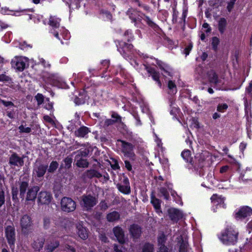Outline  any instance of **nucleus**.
I'll list each match as a JSON object with an SVG mask.
<instances>
[{
	"label": "nucleus",
	"mask_w": 252,
	"mask_h": 252,
	"mask_svg": "<svg viewBox=\"0 0 252 252\" xmlns=\"http://www.w3.org/2000/svg\"><path fill=\"white\" fill-rule=\"evenodd\" d=\"M60 245V242L57 240L50 241L49 243L45 246V250L48 252H53Z\"/></svg>",
	"instance_id": "32"
},
{
	"label": "nucleus",
	"mask_w": 252,
	"mask_h": 252,
	"mask_svg": "<svg viewBox=\"0 0 252 252\" xmlns=\"http://www.w3.org/2000/svg\"><path fill=\"white\" fill-rule=\"evenodd\" d=\"M124 162L125 164V167L126 168V169L129 171H131L132 170V168L130 162L127 160H125Z\"/></svg>",
	"instance_id": "61"
},
{
	"label": "nucleus",
	"mask_w": 252,
	"mask_h": 252,
	"mask_svg": "<svg viewBox=\"0 0 252 252\" xmlns=\"http://www.w3.org/2000/svg\"><path fill=\"white\" fill-rule=\"evenodd\" d=\"M52 199L51 194L47 191H41L38 195V202L42 204H49Z\"/></svg>",
	"instance_id": "17"
},
{
	"label": "nucleus",
	"mask_w": 252,
	"mask_h": 252,
	"mask_svg": "<svg viewBox=\"0 0 252 252\" xmlns=\"http://www.w3.org/2000/svg\"><path fill=\"white\" fill-rule=\"evenodd\" d=\"M20 224L22 232L24 233H26L27 230L32 224L31 218L27 215H24L21 219Z\"/></svg>",
	"instance_id": "16"
},
{
	"label": "nucleus",
	"mask_w": 252,
	"mask_h": 252,
	"mask_svg": "<svg viewBox=\"0 0 252 252\" xmlns=\"http://www.w3.org/2000/svg\"><path fill=\"white\" fill-rule=\"evenodd\" d=\"M118 141L122 143L121 151L124 154V157L128 158L132 161H134L136 158V155L134 152L135 146L130 143L123 140L119 139Z\"/></svg>",
	"instance_id": "4"
},
{
	"label": "nucleus",
	"mask_w": 252,
	"mask_h": 252,
	"mask_svg": "<svg viewBox=\"0 0 252 252\" xmlns=\"http://www.w3.org/2000/svg\"><path fill=\"white\" fill-rule=\"evenodd\" d=\"M60 19L55 16H50L49 20V25L53 28H58L60 25Z\"/></svg>",
	"instance_id": "35"
},
{
	"label": "nucleus",
	"mask_w": 252,
	"mask_h": 252,
	"mask_svg": "<svg viewBox=\"0 0 252 252\" xmlns=\"http://www.w3.org/2000/svg\"><path fill=\"white\" fill-rule=\"evenodd\" d=\"M192 47V45L191 44H189L187 47H186L184 49V54L186 56L189 55L190 51L191 50Z\"/></svg>",
	"instance_id": "62"
},
{
	"label": "nucleus",
	"mask_w": 252,
	"mask_h": 252,
	"mask_svg": "<svg viewBox=\"0 0 252 252\" xmlns=\"http://www.w3.org/2000/svg\"><path fill=\"white\" fill-rule=\"evenodd\" d=\"M116 43L118 50L124 58H126L132 54L133 48L132 44L119 40L116 41Z\"/></svg>",
	"instance_id": "8"
},
{
	"label": "nucleus",
	"mask_w": 252,
	"mask_h": 252,
	"mask_svg": "<svg viewBox=\"0 0 252 252\" xmlns=\"http://www.w3.org/2000/svg\"><path fill=\"white\" fill-rule=\"evenodd\" d=\"M100 208L102 210H106L108 209V206L107 205V203L105 202V200L101 201L99 205Z\"/></svg>",
	"instance_id": "55"
},
{
	"label": "nucleus",
	"mask_w": 252,
	"mask_h": 252,
	"mask_svg": "<svg viewBox=\"0 0 252 252\" xmlns=\"http://www.w3.org/2000/svg\"><path fill=\"white\" fill-rule=\"evenodd\" d=\"M48 165L36 159L34 164L32 173L38 179L43 178L47 170Z\"/></svg>",
	"instance_id": "6"
},
{
	"label": "nucleus",
	"mask_w": 252,
	"mask_h": 252,
	"mask_svg": "<svg viewBox=\"0 0 252 252\" xmlns=\"http://www.w3.org/2000/svg\"><path fill=\"white\" fill-rule=\"evenodd\" d=\"M166 237L164 234L160 235L158 238V245L159 247L165 246L164 244L166 241Z\"/></svg>",
	"instance_id": "50"
},
{
	"label": "nucleus",
	"mask_w": 252,
	"mask_h": 252,
	"mask_svg": "<svg viewBox=\"0 0 252 252\" xmlns=\"http://www.w3.org/2000/svg\"><path fill=\"white\" fill-rule=\"evenodd\" d=\"M35 99L37 102L38 105L43 104L44 102V96L41 94H37L35 96Z\"/></svg>",
	"instance_id": "49"
},
{
	"label": "nucleus",
	"mask_w": 252,
	"mask_h": 252,
	"mask_svg": "<svg viewBox=\"0 0 252 252\" xmlns=\"http://www.w3.org/2000/svg\"><path fill=\"white\" fill-rule=\"evenodd\" d=\"M143 14L140 11L132 8L129 9L126 12V15L134 23V25L139 28H141L140 24L141 23L142 19H143Z\"/></svg>",
	"instance_id": "10"
},
{
	"label": "nucleus",
	"mask_w": 252,
	"mask_h": 252,
	"mask_svg": "<svg viewBox=\"0 0 252 252\" xmlns=\"http://www.w3.org/2000/svg\"><path fill=\"white\" fill-rule=\"evenodd\" d=\"M5 202L4 192L1 188H0V207L2 206Z\"/></svg>",
	"instance_id": "51"
},
{
	"label": "nucleus",
	"mask_w": 252,
	"mask_h": 252,
	"mask_svg": "<svg viewBox=\"0 0 252 252\" xmlns=\"http://www.w3.org/2000/svg\"><path fill=\"white\" fill-rule=\"evenodd\" d=\"M63 161L64 163V165H63L62 163L61 165V168H65L66 169H69L71 167V164L72 162V158L71 157L67 156L63 160Z\"/></svg>",
	"instance_id": "38"
},
{
	"label": "nucleus",
	"mask_w": 252,
	"mask_h": 252,
	"mask_svg": "<svg viewBox=\"0 0 252 252\" xmlns=\"http://www.w3.org/2000/svg\"><path fill=\"white\" fill-rule=\"evenodd\" d=\"M168 94H175L177 92L176 86L172 81H169L168 83Z\"/></svg>",
	"instance_id": "40"
},
{
	"label": "nucleus",
	"mask_w": 252,
	"mask_h": 252,
	"mask_svg": "<svg viewBox=\"0 0 252 252\" xmlns=\"http://www.w3.org/2000/svg\"><path fill=\"white\" fill-rule=\"evenodd\" d=\"M143 16H144V19H143L147 23V24L151 28L153 29H156L158 28V26L148 16H146L145 14H143Z\"/></svg>",
	"instance_id": "42"
},
{
	"label": "nucleus",
	"mask_w": 252,
	"mask_h": 252,
	"mask_svg": "<svg viewBox=\"0 0 252 252\" xmlns=\"http://www.w3.org/2000/svg\"><path fill=\"white\" fill-rule=\"evenodd\" d=\"M147 71L150 74L153 79L158 84V86L161 88L162 83L159 79L160 73L158 71H157L155 68L152 67H146Z\"/></svg>",
	"instance_id": "18"
},
{
	"label": "nucleus",
	"mask_w": 252,
	"mask_h": 252,
	"mask_svg": "<svg viewBox=\"0 0 252 252\" xmlns=\"http://www.w3.org/2000/svg\"><path fill=\"white\" fill-rule=\"evenodd\" d=\"M220 43V39L216 36L213 37L212 38L211 45L212 49L217 51L218 50V46Z\"/></svg>",
	"instance_id": "43"
},
{
	"label": "nucleus",
	"mask_w": 252,
	"mask_h": 252,
	"mask_svg": "<svg viewBox=\"0 0 252 252\" xmlns=\"http://www.w3.org/2000/svg\"><path fill=\"white\" fill-rule=\"evenodd\" d=\"M19 189L17 187H12V199L15 202L18 201V194L19 190L20 191L19 196L23 200L25 198V193L29 188V182L27 181L18 182Z\"/></svg>",
	"instance_id": "3"
},
{
	"label": "nucleus",
	"mask_w": 252,
	"mask_h": 252,
	"mask_svg": "<svg viewBox=\"0 0 252 252\" xmlns=\"http://www.w3.org/2000/svg\"><path fill=\"white\" fill-rule=\"evenodd\" d=\"M39 190V188L38 186H34L28 189L26 200L27 201H33L36 197L37 193Z\"/></svg>",
	"instance_id": "24"
},
{
	"label": "nucleus",
	"mask_w": 252,
	"mask_h": 252,
	"mask_svg": "<svg viewBox=\"0 0 252 252\" xmlns=\"http://www.w3.org/2000/svg\"><path fill=\"white\" fill-rule=\"evenodd\" d=\"M74 102L76 105H79L84 104L85 101L83 95L79 94L78 97H76L74 98Z\"/></svg>",
	"instance_id": "47"
},
{
	"label": "nucleus",
	"mask_w": 252,
	"mask_h": 252,
	"mask_svg": "<svg viewBox=\"0 0 252 252\" xmlns=\"http://www.w3.org/2000/svg\"><path fill=\"white\" fill-rule=\"evenodd\" d=\"M167 212L169 218L174 223L177 222L183 216V213L180 210L174 208L169 209Z\"/></svg>",
	"instance_id": "15"
},
{
	"label": "nucleus",
	"mask_w": 252,
	"mask_h": 252,
	"mask_svg": "<svg viewBox=\"0 0 252 252\" xmlns=\"http://www.w3.org/2000/svg\"><path fill=\"white\" fill-rule=\"evenodd\" d=\"M238 232L231 226H227L221 233L220 239L226 245H234L238 240Z\"/></svg>",
	"instance_id": "1"
},
{
	"label": "nucleus",
	"mask_w": 252,
	"mask_h": 252,
	"mask_svg": "<svg viewBox=\"0 0 252 252\" xmlns=\"http://www.w3.org/2000/svg\"><path fill=\"white\" fill-rule=\"evenodd\" d=\"M209 81L211 83L213 84L215 86L222 84L221 80L219 79L217 73L213 70L209 71L207 73Z\"/></svg>",
	"instance_id": "23"
},
{
	"label": "nucleus",
	"mask_w": 252,
	"mask_h": 252,
	"mask_svg": "<svg viewBox=\"0 0 252 252\" xmlns=\"http://www.w3.org/2000/svg\"><path fill=\"white\" fill-rule=\"evenodd\" d=\"M156 63L161 70L166 73L168 75H171L172 69L168 64L159 60H158Z\"/></svg>",
	"instance_id": "31"
},
{
	"label": "nucleus",
	"mask_w": 252,
	"mask_h": 252,
	"mask_svg": "<svg viewBox=\"0 0 252 252\" xmlns=\"http://www.w3.org/2000/svg\"><path fill=\"white\" fill-rule=\"evenodd\" d=\"M151 198V202L156 209L157 212H161V211L160 210V200L157 198L154 195L153 193H152Z\"/></svg>",
	"instance_id": "33"
},
{
	"label": "nucleus",
	"mask_w": 252,
	"mask_h": 252,
	"mask_svg": "<svg viewBox=\"0 0 252 252\" xmlns=\"http://www.w3.org/2000/svg\"><path fill=\"white\" fill-rule=\"evenodd\" d=\"M11 66L18 71H23L28 66V59L23 57H15L11 62Z\"/></svg>",
	"instance_id": "7"
},
{
	"label": "nucleus",
	"mask_w": 252,
	"mask_h": 252,
	"mask_svg": "<svg viewBox=\"0 0 252 252\" xmlns=\"http://www.w3.org/2000/svg\"><path fill=\"white\" fill-rule=\"evenodd\" d=\"M113 232L120 243H125V234L123 229L119 226H117L113 228Z\"/></svg>",
	"instance_id": "19"
},
{
	"label": "nucleus",
	"mask_w": 252,
	"mask_h": 252,
	"mask_svg": "<svg viewBox=\"0 0 252 252\" xmlns=\"http://www.w3.org/2000/svg\"><path fill=\"white\" fill-rule=\"evenodd\" d=\"M159 190L161 195L163 196L165 199L168 200L169 199V194L166 188L161 187L159 189Z\"/></svg>",
	"instance_id": "45"
},
{
	"label": "nucleus",
	"mask_w": 252,
	"mask_h": 252,
	"mask_svg": "<svg viewBox=\"0 0 252 252\" xmlns=\"http://www.w3.org/2000/svg\"><path fill=\"white\" fill-rule=\"evenodd\" d=\"M251 215H252V209L248 206H245L239 210L236 214L235 217L237 219H242L251 216Z\"/></svg>",
	"instance_id": "20"
},
{
	"label": "nucleus",
	"mask_w": 252,
	"mask_h": 252,
	"mask_svg": "<svg viewBox=\"0 0 252 252\" xmlns=\"http://www.w3.org/2000/svg\"><path fill=\"white\" fill-rule=\"evenodd\" d=\"M101 177H102V174L94 169L87 170L82 174V178L84 179H86V178L92 179L94 177L99 179Z\"/></svg>",
	"instance_id": "21"
},
{
	"label": "nucleus",
	"mask_w": 252,
	"mask_h": 252,
	"mask_svg": "<svg viewBox=\"0 0 252 252\" xmlns=\"http://www.w3.org/2000/svg\"><path fill=\"white\" fill-rule=\"evenodd\" d=\"M211 199L212 202L215 205H222V207H224V198H222L221 196H219L217 194H213Z\"/></svg>",
	"instance_id": "34"
},
{
	"label": "nucleus",
	"mask_w": 252,
	"mask_h": 252,
	"mask_svg": "<svg viewBox=\"0 0 252 252\" xmlns=\"http://www.w3.org/2000/svg\"><path fill=\"white\" fill-rule=\"evenodd\" d=\"M113 119H106L103 125L104 127H107L109 126L113 125L115 123H121V117L117 113L114 112L112 114Z\"/></svg>",
	"instance_id": "22"
},
{
	"label": "nucleus",
	"mask_w": 252,
	"mask_h": 252,
	"mask_svg": "<svg viewBox=\"0 0 252 252\" xmlns=\"http://www.w3.org/2000/svg\"><path fill=\"white\" fill-rule=\"evenodd\" d=\"M5 234L9 245L13 249L16 241L15 229L13 225H7L5 227Z\"/></svg>",
	"instance_id": "11"
},
{
	"label": "nucleus",
	"mask_w": 252,
	"mask_h": 252,
	"mask_svg": "<svg viewBox=\"0 0 252 252\" xmlns=\"http://www.w3.org/2000/svg\"><path fill=\"white\" fill-rule=\"evenodd\" d=\"M0 104H3L5 107H11L14 105L11 101H6L2 99H0Z\"/></svg>",
	"instance_id": "54"
},
{
	"label": "nucleus",
	"mask_w": 252,
	"mask_h": 252,
	"mask_svg": "<svg viewBox=\"0 0 252 252\" xmlns=\"http://www.w3.org/2000/svg\"><path fill=\"white\" fill-rule=\"evenodd\" d=\"M43 119L46 122L49 123L51 125H52V126L55 125V123L53 119L51 117H50V116H49L48 115H45L43 117Z\"/></svg>",
	"instance_id": "52"
},
{
	"label": "nucleus",
	"mask_w": 252,
	"mask_h": 252,
	"mask_svg": "<svg viewBox=\"0 0 252 252\" xmlns=\"http://www.w3.org/2000/svg\"><path fill=\"white\" fill-rule=\"evenodd\" d=\"M10 78L4 74L0 75V81H9Z\"/></svg>",
	"instance_id": "63"
},
{
	"label": "nucleus",
	"mask_w": 252,
	"mask_h": 252,
	"mask_svg": "<svg viewBox=\"0 0 252 252\" xmlns=\"http://www.w3.org/2000/svg\"><path fill=\"white\" fill-rule=\"evenodd\" d=\"M90 132L88 127L82 126L74 131V135L76 137L83 138Z\"/></svg>",
	"instance_id": "28"
},
{
	"label": "nucleus",
	"mask_w": 252,
	"mask_h": 252,
	"mask_svg": "<svg viewBox=\"0 0 252 252\" xmlns=\"http://www.w3.org/2000/svg\"><path fill=\"white\" fill-rule=\"evenodd\" d=\"M19 129L20 130V132L29 133L31 131V128L30 127H25L23 125H21L19 127Z\"/></svg>",
	"instance_id": "53"
},
{
	"label": "nucleus",
	"mask_w": 252,
	"mask_h": 252,
	"mask_svg": "<svg viewBox=\"0 0 252 252\" xmlns=\"http://www.w3.org/2000/svg\"><path fill=\"white\" fill-rule=\"evenodd\" d=\"M181 156L187 162H189L191 165V167L196 168V164H194L192 157H191V152L189 150L183 151L182 152Z\"/></svg>",
	"instance_id": "25"
},
{
	"label": "nucleus",
	"mask_w": 252,
	"mask_h": 252,
	"mask_svg": "<svg viewBox=\"0 0 252 252\" xmlns=\"http://www.w3.org/2000/svg\"><path fill=\"white\" fill-rule=\"evenodd\" d=\"M157 252H168V249L166 246H160Z\"/></svg>",
	"instance_id": "64"
},
{
	"label": "nucleus",
	"mask_w": 252,
	"mask_h": 252,
	"mask_svg": "<svg viewBox=\"0 0 252 252\" xmlns=\"http://www.w3.org/2000/svg\"><path fill=\"white\" fill-rule=\"evenodd\" d=\"M154 245L150 243H146L143 246L142 252H154Z\"/></svg>",
	"instance_id": "41"
},
{
	"label": "nucleus",
	"mask_w": 252,
	"mask_h": 252,
	"mask_svg": "<svg viewBox=\"0 0 252 252\" xmlns=\"http://www.w3.org/2000/svg\"><path fill=\"white\" fill-rule=\"evenodd\" d=\"M77 234L79 237L83 240H86L88 237V234L86 229L81 224L77 225Z\"/></svg>",
	"instance_id": "29"
},
{
	"label": "nucleus",
	"mask_w": 252,
	"mask_h": 252,
	"mask_svg": "<svg viewBox=\"0 0 252 252\" xmlns=\"http://www.w3.org/2000/svg\"><path fill=\"white\" fill-rule=\"evenodd\" d=\"M227 26V21L224 18H221L218 22V30L221 34H223Z\"/></svg>",
	"instance_id": "36"
},
{
	"label": "nucleus",
	"mask_w": 252,
	"mask_h": 252,
	"mask_svg": "<svg viewBox=\"0 0 252 252\" xmlns=\"http://www.w3.org/2000/svg\"><path fill=\"white\" fill-rule=\"evenodd\" d=\"M116 186L119 191L124 194H129L131 192L129 180L126 177H124L121 182L117 184Z\"/></svg>",
	"instance_id": "14"
},
{
	"label": "nucleus",
	"mask_w": 252,
	"mask_h": 252,
	"mask_svg": "<svg viewBox=\"0 0 252 252\" xmlns=\"http://www.w3.org/2000/svg\"><path fill=\"white\" fill-rule=\"evenodd\" d=\"M43 104L44 108L48 110H50L53 108V103L50 101L49 98L45 99Z\"/></svg>",
	"instance_id": "46"
},
{
	"label": "nucleus",
	"mask_w": 252,
	"mask_h": 252,
	"mask_svg": "<svg viewBox=\"0 0 252 252\" xmlns=\"http://www.w3.org/2000/svg\"><path fill=\"white\" fill-rule=\"evenodd\" d=\"M178 13V12L176 10L175 8H173V13L172 20L173 23H176L177 22Z\"/></svg>",
	"instance_id": "57"
},
{
	"label": "nucleus",
	"mask_w": 252,
	"mask_h": 252,
	"mask_svg": "<svg viewBox=\"0 0 252 252\" xmlns=\"http://www.w3.org/2000/svg\"><path fill=\"white\" fill-rule=\"evenodd\" d=\"M228 108V105L226 103H219L217 107V110H223Z\"/></svg>",
	"instance_id": "56"
},
{
	"label": "nucleus",
	"mask_w": 252,
	"mask_h": 252,
	"mask_svg": "<svg viewBox=\"0 0 252 252\" xmlns=\"http://www.w3.org/2000/svg\"><path fill=\"white\" fill-rule=\"evenodd\" d=\"M180 245L179 249V252H187L188 244L187 242L182 239L181 241H180Z\"/></svg>",
	"instance_id": "44"
},
{
	"label": "nucleus",
	"mask_w": 252,
	"mask_h": 252,
	"mask_svg": "<svg viewBox=\"0 0 252 252\" xmlns=\"http://www.w3.org/2000/svg\"><path fill=\"white\" fill-rule=\"evenodd\" d=\"M120 219V214L119 212L113 211L106 215V219L108 222H113L118 221Z\"/></svg>",
	"instance_id": "30"
},
{
	"label": "nucleus",
	"mask_w": 252,
	"mask_h": 252,
	"mask_svg": "<svg viewBox=\"0 0 252 252\" xmlns=\"http://www.w3.org/2000/svg\"><path fill=\"white\" fill-rule=\"evenodd\" d=\"M98 203V195L94 193L83 195L81 197L80 205L83 210L90 211Z\"/></svg>",
	"instance_id": "2"
},
{
	"label": "nucleus",
	"mask_w": 252,
	"mask_h": 252,
	"mask_svg": "<svg viewBox=\"0 0 252 252\" xmlns=\"http://www.w3.org/2000/svg\"><path fill=\"white\" fill-rule=\"evenodd\" d=\"M24 156L20 157L17 153H13L9 158L8 163L11 167H21L24 164Z\"/></svg>",
	"instance_id": "12"
},
{
	"label": "nucleus",
	"mask_w": 252,
	"mask_h": 252,
	"mask_svg": "<svg viewBox=\"0 0 252 252\" xmlns=\"http://www.w3.org/2000/svg\"><path fill=\"white\" fill-rule=\"evenodd\" d=\"M45 239L43 238H38L36 240H34L32 244V247L34 249V251L39 252L42 249Z\"/></svg>",
	"instance_id": "27"
},
{
	"label": "nucleus",
	"mask_w": 252,
	"mask_h": 252,
	"mask_svg": "<svg viewBox=\"0 0 252 252\" xmlns=\"http://www.w3.org/2000/svg\"><path fill=\"white\" fill-rule=\"evenodd\" d=\"M142 227L137 224L134 223L130 225L128 228V231L131 238H132L133 240L139 239L142 233Z\"/></svg>",
	"instance_id": "13"
},
{
	"label": "nucleus",
	"mask_w": 252,
	"mask_h": 252,
	"mask_svg": "<svg viewBox=\"0 0 252 252\" xmlns=\"http://www.w3.org/2000/svg\"><path fill=\"white\" fill-rule=\"evenodd\" d=\"M203 28L205 29V32L206 33H210L212 31L211 28L210 27L209 25L207 23H204L202 25Z\"/></svg>",
	"instance_id": "59"
},
{
	"label": "nucleus",
	"mask_w": 252,
	"mask_h": 252,
	"mask_svg": "<svg viewBox=\"0 0 252 252\" xmlns=\"http://www.w3.org/2000/svg\"><path fill=\"white\" fill-rule=\"evenodd\" d=\"M76 203L71 198L63 197L61 201V209L66 213L72 212L76 209Z\"/></svg>",
	"instance_id": "9"
},
{
	"label": "nucleus",
	"mask_w": 252,
	"mask_h": 252,
	"mask_svg": "<svg viewBox=\"0 0 252 252\" xmlns=\"http://www.w3.org/2000/svg\"><path fill=\"white\" fill-rule=\"evenodd\" d=\"M186 16H187L186 12L185 11L183 12V13L182 14V18L181 19V20L179 22V23L181 25H182V26L183 25L184 27L185 26V20H186Z\"/></svg>",
	"instance_id": "58"
},
{
	"label": "nucleus",
	"mask_w": 252,
	"mask_h": 252,
	"mask_svg": "<svg viewBox=\"0 0 252 252\" xmlns=\"http://www.w3.org/2000/svg\"><path fill=\"white\" fill-rule=\"evenodd\" d=\"M59 167V163L57 161H52L47 168V171L49 173H54Z\"/></svg>",
	"instance_id": "39"
},
{
	"label": "nucleus",
	"mask_w": 252,
	"mask_h": 252,
	"mask_svg": "<svg viewBox=\"0 0 252 252\" xmlns=\"http://www.w3.org/2000/svg\"><path fill=\"white\" fill-rule=\"evenodd\" d=\"M54 221L56 225L63 229L66 228L71 223L67 218H58L57 220Z\"/></svg>",
	"instance_id": "26"
},
{
	"label": "nucleus",
	"mask_w": 252,
	"mask_h": 252,
	"mask_svg": "<svg viewBox=\"0 0 252 252\" xmlns=\"http://www.w3.org/2000/svg\"><path fill=\"white\" fill-rule=\"evenodd\" d=\"M89 150L85 149L84 150H78L75 152V160L76 161V165L78 167L87 168L89 165V163L86 159L83 158V157H86L89 154Z\"/></svg>",
	"instance_id": "5"
},
{
	"label": "nucleus",
	"mask_w": 252,
	"mask_h": 252,
	"mask_svg": "<svg viewBox=\"0 0 252 252\" xmlns=\"http://www.w3.org/2000/svg\"><path fill=\"white\" fill-rule=\"evenodd\" d=\"M43 227L45 229L49 228L51 224V219L49 217H45L43 220Z\"/></svg>",
	"instance_id": "48"
},
{
	"label": "nucleus",
	"mask_w": 252,
	"mask_h": 252,
	"mask_svg": "<svg viewBox=\"0 0 252 252\" xmlns=\"http://www.w3.org/2000/svg\"><path fill=\"white\" fill-rule=\"evenodd\" d=\"M236 0H231L228 3L227 6V9L229 12H230L233 7L234 4Z\"/></svg>",
	"instance_id": "60"
},
{
	"label": "nucleus",
	"mask_w": 252,
	"mask_h": 252,
	"mask_svg": "<svg viewBox=\"0 0 252 252\" xmlns=\"http://www.w3.org/2000/svg\"><path fill=\"white\" fill-rule=\"evenodd\" d=\"M209 155V153L207 152H205L204 153H202L199 155V159H198V165H196V168L195 169H197L198 168H201L204 166V162L205 160V157H208Z\"/></svg>",
	"instance_id": "37"
}]
</instances>
